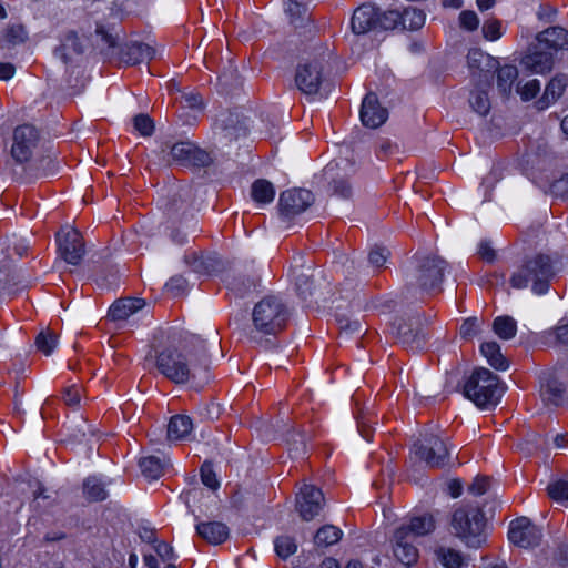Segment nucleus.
I'll return each instance as SVG.
<instances>
[{"label": "nucleus", "instance_id": "obj_20", "mask_svg": "<svg viewBox=\"0 0 568 568\" xmlns=\"http://www.w3.org/2000/svg\"><path fill=\"white\" fill-rule=\"evenodd\" d=\"M216 126L226 140L237 139L246 132V121L239 112H223L216 120Z\"/></svg>", "mask_w": 568, "mask_h": 568}, {"label": "nucleus", "instance_id": "obj_59", "mask_svg": "<svg viewBox=\"0 0 568 568\" xmlns=\"http://www.w3.org/2000/svg\"><path fill=\"white\" fill-rule=\"evenodd\" d=\"M481 31L487 40L495 41L501 37L500 22L498 20H488L484 23Z\"/></svg>", "mask_w": 568, "mask_h": 568}, {"label": "nucleus", "instance_id": "obj_52", "mask_svg": "<svg viewBox=\"0 0 568 568\" xmlns=\"http://www.w3.org/2000/svg\"><path fill=\"white\" fill-rule=\"evenodd\" d=\"M389 255L390 252L386 247L375 246L368 254V263L372 267L379 270L385 265Z\"/></svg>", "mask_w": 568, "mask_h": 568}, {"label": "nucleus", "instance_id": "obj_63", "mask_svg": "<svg viewBox=\"0 0 568 568\" xmlns=\"http://www.w3.org/2000/svg\"><path fill=\"white\" fill-rule=\"evenodd\" d=\"M490 486V479L486 476H477L473 484L468 487L469 493L475 496L484 495Z\"/></svg>", "mask_w": 568, "mask_h": 568}, {"label": "nucleus", "instance_id": "obj_13", "mask_svg": "<svg viewBox=\"0 0 568 568\" xmlns=\"http://www.w3.org/2000/svg\"><path fill=\"white\" fill-rule=\"evenodd\" d=\"M58 246L60 256L71 265H79L85 253L83 239L74 229L58 234Z\"/></svg>", "mask_w": 568, "mask_h": 568}, {"label": "nucleus", "instance_id": "obj_45", "mask_svg": "<svg viewBox=\"0 0 568 568\" xmlns=\"http://www.w3.org/2000/svg\"><path fill=\"white\" fill-rule=\"evenodd\" d=\"M83 493L89 500L99 501L106 498V491L97 478H88L83 484Z\"/></svg>", "mask_w": 568, "mask_h": 568}, {"label": "nucleus", "instance_id": "obj_16", "mask_svg": "<svg viewBox=\"0 0 568 568\" xmlns=\"http://www.w3.org/2000/svg\"><path fill=\"white\" fill-rule=\"evenodd\" d=\"M361 121L363 125L376 129L388 118V111L382 106L375 93H368L364 98L361 108Z\"/></svg>", "mask_w": 568, "mask_h": 568}, {"label": "nucleus", "instance_id": "obj_21", "mask_svg": "<svg viewBox=\"0 0 568 568\" xmlns=\"http://www.w3.org/2000/svg\"><path fill=\"white\" fill-rule=\"evenodd\" d=\"M539 44L555 51H568V30L560 27H549L536 37Z\"/></svg>", "mask_w": 568, "mask_h": 568}, {"label": "nucleus", "instance_id": "obj_53", "mask_svg": "<svg viewBox=\"0 0 568 568\" xmlns=\"http://www.w3.org/2000/svg\"><path fill=\"white\" fill-rule=\"evenodd\" d=\"M62 399L64 404L71 408H77L81 400V387L78 385H71L63 389Z\"/></svg>", "mask_w": 568, "mask_h": 568}, {"label": "nucleus", "instance_id": "obj_6", "mask_svg": "<svg viewBox=\"0 0 568 568\" xmlns=\"http://www.w3.org/2000/svg\"><path fill=\"white\" fill-rule=\"evenodd\" d=\"M40 144V133L31 124H22L13 130L11 156L20 164L30 162Z\"/></svg>", "mask_w": 568, "mask_h": 568}, {"label": "nucleus", "instance_id": "obj_50", "mask_svg": "<svg viewBox=\"0 0 568 568\" xmlns=\"http://www.w3.org/2000/svg\"><path fill=\"white\" fill-rule=\"evenodd\" d=\"M548 496L555 501L568 500V479H558L547 487Z\"/></svg>", "mask_w": 568, "mask_h": 568}, {"label": "nucleus", "instance_id": "obj_37", "mask_svg": "<svg viewBox=\"0 0 568 568\" xmlns=\"http://www.w3.org/2000/svg\"><path fill=\"white\" fill-rule=\"evenodd\" d=\"M251 195L256 203L266 204L274 200L275 190L270 181L261 179L252 184Z\"/></svg>", "mask_w": 568, "mask_h": 568}, {"label": "nucleus", "instance_id": "obj_18", "mask_svg": "<svg viewBox=\"0 0 568 568\" xmlns=\"http://www.w3.org/2000/svg\"><path fill=\"white\" fill-rule=\"evenodd\" d=\"M377 7L374 4H362L353 13L351 26L356 34L377 32Z\"/></svg>", "mask_w": 568, "mask_h": 568}, {"label": "nucleus", "instance_id": "obj_35", "mask_svg": "<svg viewBox=\"0 0 568 568\" xmlns=\"http://www.w3.org/2000/svg\"><path fill=\"white\" fill-rule=\"evenodd\" d=\"M1 254L3 260H13V255L21 257L28 251V244L23 239L12 235L0 241Z\"/></svg>", "mask_w": 568, "mask_h": 568}, {"label": "nucleus", "instance_id": "obj_15", "mask_svg": "<svg viewBox=\"0 0 568 568\" xmlns=\"http://www.w3.org/2000/svg\"><path fill=\"white\" fill-rule=\"evenodd\" d=\"M394 557L403 565L410 567L418 561L419 552L406 528H396L390 539Z\"/></svg>", "mask_w": 568, "mask_h": 568}, {"label": "nucleus", "instance_id": "obj_40", "mask_svg": "<svg viewBox=\"0 0 568 568\" xmlns=\"http://www.w3.org/2000/svg\"><path fill=\"white\" fill-rule=\"evenodd\" d=\"M426 20V14L423 10L409 7L400 13V23L405 29L415 31L419 30Z\"/></svg>", "mask_w": 568, "mask_h": 568}, {"label": "nucleus", "instance_id": "obj_54", "mask_svg": "<svg viewBox=\"0 0 568 568\" xmlns=\"http://www.w3.org/2000/svg\"><path fill=\"white\" fill-rule=\"evenodd\" d=\"M133 122L135 130L139 131L143 136H150L154 131V123L152 119L146 114H138Z\"/></svg>", "mask_w": 568, "mask_h": 568}, {"label": "nucleus", "instance_id": "obj_33", "mask_svg": "<svg viewBox=\"0 0 568 568\" xmlns=\"http://www.w3.org/2000/svg\"><path fill=\"white\" fill-rule=\"evenodd\" d=\"M192 190L184 187L174 193L166 203V212L169 215L185 213L191 206Z\"/></svg>", "mask_w": 568, "mask_h": 568}, {"label": "nucleus", "instance_id": "obj_46", "mask_svg": "<svg viewBox=\"0 0 568 568\" xmlns=\"http://www.w3.org/2000/svg\"><path fill=\"white\" fill-rule=\"evenodd\" d=\"M311 267H307L304 270L303 266H301L296 272V290L298 294L303 298H307V296L312 295V277L313 275L310 274Z\"/></svg>", "mask_w": 568, "mask_h": 568}, {"label": "nucleus", "instance_id": "obj_55", "mask_svg": "<svg viewBox=\"0 0 568 568\" xmlns=\"http://www.w3.org/2000/svg\"><path fill=\"white\" fill-rule=\"evenodd\" d=\"M55 154H48L39 159L32 168L42 174H52L55 171Z\"/></svg>", "mask_w": 568, "mask_h": 568}, {"label": "nucleus", "instance_id": "obj_41", "mask_svg": "<svg viewBox=\"0 0 568 568\" xmlns=\"http://www.w3.org/2000/svg\"><path fill=\"white\" fill-rule=\"evenodd\" d=\"M286 13L295 27L307 20V0H287Z\"/></svg>", "mask_w": 568, "mask_h": 568}, {"label": "nucleus", "instance_id": "obj_11", "mask_svg": "<svg viewBox=\"0 0 568 568\" xmlns=\"http://www.w3.org/2000/svg\"><path fill=\"white\" fill-rule=\"evenodd\" d=\"M509 540L520 548H531L540 544L541 530L527 517H520L510 523Z\"/></svg>", "mask_w": 568, "mask_h": 568}, {"label": "nucleus", "instance_id": "obj_10", "mask_svg": "<svg viewBox=\"0 0 568 568\" xmlns=\"http://www.w3.org/2000/svg\"><path fill=\"white\" fill-rule=\"evenodd\" d=\"M445 270L446 262L443 258L425 257L416 270V283L423 291H433L442 283Z\"/></svg>", "mask_w": 568, "mask_h": 568}, {"label": "nucleus", "instance_id": "obj_64", "mask_svg": "<svg viewBox=\"0 0 568 568\" xmlns=\"http://www.w3.org/2000/svg\"><path fill=\"white\" fill-rule=\"evenodd\" d=\"M479 323L477 317H470L464 321L460 326V335L463 338H470L478 332Z\"/></svg>", "mask_w": 568, "mask_h": 568}, {"label": "nucleus", "instance_id": "obj_19", "mask_svg": "<svg viewBox=\"0 0 568 568\" xmlns=\"http://www.w3.org/2000/svg\"><path fill=\"white\" fill-rule=\"evenodd\" d=\"M84 52V44L74 31H68L61 39V44L55 49V54L64 62L72 63Z\"/></svg>", "mask_w": 568, "mask_h": 568}, {"label": "nucleus", "instance_id": "obj_31", "mask_svg": "<svg viewBox=\"0 0 568 568\" xmlns=\"http://www.w3.org/2000/svg\"><path fill=\"white\" fill-rule=\"evenodd\" d=\"M154 54L153 49L145 43H133L121 51V60L128 64H136L145 59H151Z\"/></svg>", "mask_w": 568, "mask_h": 568}, {"label": "nucleus", "instance_id": "obj_48", "mask_svg": "<svg viewBox=\"0 0 568 568\" xmlns=\"http://www.w3.org/2000/svg\"><path fill=\"white\" fill-rule=\"evenodd\" d=\"M297 550L295 539L290 536H280L275 539V551L278 557L285 559Z\"/></svg>", "mask_w": 568, "mask_h": 568}, {"label": "nucleus", "instance_id": "obj_7", "mask_svg": "<svg viewBox=\"0 0 568 568\" xmlns=\"http://www.w3.org/2000/svg\"><path fill=\"white\" fill-rule=\"evenodd\" d=\"M414 454L430 468L443 467L449 458L446 442L435 435L426 437L423 443L415 444Z\"/></svg>", "mask_w": 568, "mask_h": 568}, {"label": "nucleus", "instance_id": "obj_58", "mask_svg": "<svg viewBox=\"0 0 568 568\" xmlns=\"http://www.w3.org/2000/svg\"><path fill=\"white\" fill-rule=\"evenodd\" d=\"M339 329L342 335H347L349 333H355L358 336H362L365 332L363 325L358 321H349L348 318H339Z\"/></svg>", "mask_w": 568, "mask_h": 568}, {"label": "nucleus", "instance_id": "obj_60", "mask_svg": "<svg viewBox=\"0 0 568 568\" xmlns=\"http://www.w3.org/2000/svg\"><path fill=\"white\" fill-rule=\"evenodd\" d=\"M459 22L464 29H466L468 31H474L477 29V27L479 24V19H478V16L476 14V12L466 10V11L460 12Z\"/></svg>", "mask_w": 568, "mask_h": 568}, {"label": "nucleus", "instance_id": "obj_38", "mask_svg": "<svg viewBox=\"0 0 568 568\" xmlns=\"http://www.w3.org/2000/svg\"><path fill=\"white\" fill-rule=\"evenodd\" d=\"M139 466L145 478L155 480L163 475L165 464L159 457L148 456L140 459Z\"/></svg>", "mask_w": 568, "mask_h": 568}, {"label": "nucleus", "instance_id": "obj_17", "mask_svg": "<svg viewBox=\"0 0 568 568\" xmlns=\"http://www.w3.org/2000/svg\"><path fill=\"white\" fill-rule=\"evenodd\" d=\"M398 339L413 349H419L424 345V334L420 322L417 318L399 320L395 325Z\"/></svg>", "mask_w": 568, "mask_h": 568}, {"label": "nucleus", "instance_id": "obj_32", "mask_svg": "<svg viewBox=\"0 0 568 568\" xmlns=\"http://www.w3.org/2000/svg\"><path fill=\"white\" fill-rule=\"evenodd\" d=\"M518 78V70L514 65H504L497 70L496 85L499 93L504 97H509L514 83Z\"/></svg>", "mask_w": 568, "mask_h": 568}, {"label": "nucleus", "instance_id": "obj_25", "mask_svg": "<svg viewBox=\"0 0 568 568\" xmlns=\"http://www.w3.org/2000/svg\"><path fill=\"white\" fill-rule=\"evenodd\" d=\"M520 64L534 73H545L551 70L554 60L552 54L544 51L534 50L523 57Z\"/></svg>", "mask_w": 568, "mask_h": 568}, {"label": "nucleus", "instance_id": "obj_57", "mask_svg": "<svg viewBox=\"0 0 568 568\" xmlns=\"http://www.w3.org/2000/svg\"><path fill=\"white\" fill-rule=\"evenodd\" d=\"M201 479L202 483L212 490L217 489L220 486L212 466L207 463H204L201 467Z\"/></svg>", "mask_w": 568, "mask_h": 568}, {"label": "nucleus", "instance_id": "obj_9", "mask_svg": "<svg viewBox=\"0 0 568 568\" xmlns=\"http://www.w3.org/2000/svg\"><path fill=\"white\" fill-rule=\"evenodd\" d=\"M324 81L322 61L315 59L300 63L296 68L295 83L304 94H316Z\"/></svg>", "mask_w": 568, "mask_h": 568}, {"label": "nucleus", "instance_id": "obj_3", "mask_svg": "<svg viewBox=\"0 0 568 568\" xmlns=\"http://www.w3.org/2000/svg\"><path fill=\"white\" fill-rule=\"evenodd\" d=\"M505 388L497 375L480 367L473 372L464 385V395L479 408L497 405Z\"/></svg>", "mask_w": 568, "mask_h": 568}, {"label": "nucleus", "instance_id": "obj_36", "mask_svg": "<svg viewBox=\"0 0 568 568\" xmlns=\"http://www.w3.org/2000/svg\"><path fill=\"white\" fill-rule=\"evenodd\" d=\"M468 65L473 70L487 71L495 69L497 61L480 49H471L467 55Z\"/></svg>", "mask_w": 568, "mask_h": 568}, {"label": "nucleus", "instance_id": "obj_51", "mask_svg": "<svg viewBox=\"0 0 568 568\" xmlns=\"http://www.w3.org/2000/svg\"><path fill=\"white\" fill-rule=\"evenodd\" d=\"M58 337L52 333L41 332L36 339L37 348L44 355H50L57 346Z\"/></svg>", "mask_w": 568, "mask_h": 568}, {"label": "nucleus", "instance_id": "obj_30", "mask_svg": "<svg viewBox=\"0 0 568 568\" xmlns=\"http://www.w3.org/2000/svg\"><path fill=\"white\" fill-rule=\"evenodd\" d=\"M436 560L445 568H465L469 562L459 551L448 548L439 547L435 550Z\"/></svg>", "mask_w": 568, "mask_h": 568}, {"label": "nucleus", "instance_id": "obj_4", "mask_svg": "<svg viewBox=\"0 0 568 568\" xmlns=\"http://www.w3.org/2000/svg\"><path fill=\"white\" fill-rule=\"evenodd\" d=\"M290 317L286 304L277 296L267 295L252 311L254 328L264 335H276L283 331Z\"/></svg>", "mask_w": 568, "mask_h": 568}, {"label": "nucleus", "instance_id": "obj_28", "mask_svg": "<svg viewBox=\"0 0 568 568\" xmlns=\"http://www.w3.org/2000/svg\"><path fill=\"white\" fill-rule=\"evenodd\" d=\"M185 263L190 265V267L200 274H211L219 270L221 266V261L216 255H197L196 253H192L191 255L185 256Z\"/></svg>", "mask_w": 568, "mask_h": 568}, {"label": "nucleus", "instance_id": "obj_29", "mask_svg": "<svg viewBox=\"0 0 568 568\" xmlns=\"http://www.w3.org/2000/svg\"><path fill=\"white\" fill-rule=\"evenodd\" d=\"M193 429L192 420L186 415H175L171 417L168 425V439L182 440L185 439Z\"/></svg>", "mask_w": 568, "mask_h": 568}, {"label": "nucleus", "instance_id": "obj_49", "mask_svg": "<svg viewBox=\"0 0 568 568\" xmlns=\"http://www.w3.org/2000/svg\"><path fill=\"white\" fill-rule=\"evenodd\" d=\"M97 34L101 38V41L105 44L104 54L108 57H113L115 54V50L119 45L120 37L119 34H113L110 31L105 30L103 27H99L97 29Z\"/></svg>", "mask_w": 568, "mask_h": 568}, {"label": "nucleus", "instance_id": "obj_14", "mask_svg": "<svg viewBox=\"0 0 568 568\" xmlns=\"http://www.w3.org/2000/svg\"><path fill=\"white\" fill-rule=\"evenodd\" d=\"M323 493L313 485L304 484L296 496V510L305 521L317 516L323 507Z\"/></svg>", "mask_w": 568, "mask_h": 568}, {"label": "nucleus", "instance_id": "obj_61", "mask_svg": "<svg viewBox=\"0 0 568 568\" xmlns=\"http://www.w3.org/2000/svg\"><path fill=\"white\" fill-rule=\"evenodd\" d=\"M27 38V32L22 26H12L6 32V39L9 43H22Z\"/></svg>", "mask_w": 568, "mask_h": 568}, {"label": "nucleus", "instance_id": "obj_27", "mask_svg": "<svg viewBox=\"0 0 568 568\" xmlns=\"http://www.w3.org/2000/svg\"><path fill=\"white\" fill-rule=\"evenodd\" d=\"M398 528H406L409 531V537H422L433 532L436 528V523L430 514H423L414 516L407 524H402Z\"/></svg>", "mask_w": 568, "mask_h": 568}, {"label": "nucleus", "instance_id": "obj_34", "mask_svg": "<svg viewBox=\"0 0 568 568\" xmlns=\"http://www.w3.org/2000/svg\"><path fill=\"white\" fill-rule=\"evenodd\" d=\"M480 352L490 366L500 371L507 369L508 364L500 352V346L496 342L483 343Z\"/></svg>", "mask_w": 568, "mask_h": 568}, {"label": "nucleus", "instance_id": "obj_43", "mask_svg": "<svg viewBox=\"0 0 568 568\" xmlns=\"http://www.w3.org/2000/svg\"><path fill=\"white\" fill-rule=\"evenodd\" d=\"M494 332L503 339H510L516 335V322L510 316H499L494 321Z\"/></svg>", "mask_w": 568, "mask_h": 568}, {"label": "nucleus", "instance_id": "obj_5", "mask_svg": "<svg viewBox=\"0 0 568 568\" xmlns=\"http://www.w3.org/2000/svg\"><path fill=\"white\" fill-rule=\"evenodd\" d=\"M485 516L478 507L462 506L453 513L454 534L469 547L478 548L485 542Z\"/></svg>", "mask_w": 568, "mask_h": 568}, {"label": "nucleus", "instance_id": "obj_62", "mask_svg": "<svg viewBox=\"0 0 568 568\" xmlns=\"http://www.w3.org/2000/svg\"><path fill=\"white\" fill-rule=\"evenodd\" d=\"M557 343L568 345V320L560 321L550 332Z\"/></svg>", "mask_w": 568, "mask_h": 568}, {"label": "nucleus", "instance_id": "obj_47", "mask_svg": "<svg viewBox=\"0 0 568 568\" xmlns=\"http://www.w3.org/2000/svg\"><path fill=\"white\" fill-rule=\"evenodd\" d=\"M471 109L479 115L485 116L490 110V100L486 91L476 90L469 98Z\"/></svg>", "mask_w": 568, "mask_h": 568}, {"label": "nucleus", "instance_id": "obj_2", "mask_svg": "<svg viewBox=\"0 0 568 568\" xmlns=\"http://www.w3.org/2000/svg\"><path fill=\"white\" fill-rule=\"evenodd\" d=\"M555 275L554 265L549 256L538 254L525 262L510 277L513 287L521 290L528 286L536 294H545L549 282Z\"/></svg>", "mask_w": 568, "mask_h": 568}, {"label": "nucleus", "instance_id": "obj_42", "mask_svg": "<svg viewBox=\"0 0 568 568\" xmlns=\"http://www.w3.org/2000/svg\"><path fill=\"white\" fill-rule=\"evenodd\" d=\"M335 168L333 165H328L326 168L325 174L332 178V184L334 194L339 195L344 199H348L352 196L353 190L348 180L344 176H338V174L334 173Z\"/></svg>", "mask_w": 568, "mask_h": 568}, {"label": "nucleus", "instance_id": "obj_1", "mask_svg": "<svg viewBox=\"0 0 568 568\" xmlns=\"http://www.w3.org/2000/svg\"><path fill=\"white\" fill-rule=\"evenodd\" d=\"M201 356L191 351L182 353L175 348H168L156 356L158 369L175 384H184L191 379L207 381V363L202 341H197Z\"/></svg>", "mask_w": 568, "mask_h": 568}, {"label": "nucleus", "instance_id": "obj_12", "mask_svg": "<svg viewBox=\"0 0 568 568\" xmlns=\"http://www.w3.org/2000/svg\"><path fill=\"white\" fill-rule=\"evenodd\" d=\"M314 195L306 189H292L280 195V212L286 217H293L314 203Z\"/></svg>", "mask_w": 568, "mask_h": 568}, {"label": "nucleus", "instance_id": "obj_56", "mask_svg": "<svg viewBox=\"0 0 568 568\" xmlns=\"http://www.w3.org/2000/svg\"><path fill=\"white\" fill-rule=\"evenodd\" d=\"M540 91V83L538 80H530L526 82L523 87L517 85V92L520 94L524 101H529L534 99L537 93Z\"/></svg>", "mask_w": 568, "mask_h": 568}, {"label": "nucleus", "instance_id": "obj_39", "mask_svg": "<svg viewBox=\"0 0 568 568\" xmlns=\"http://www.w3.org/2000/svg\"><path fill=\"white\" fill-rule=\"evenodd\" d=\"M342 530L333 525H325L321 527L315 537L314 542L317 547H329L337 544L342 538Z\"/></svg>", "mask_w": 568, "mask_h": 568}, {"label": "nucleus", "instance_id": "obj_23", "mask_svg": "<svg viewBox=\"0 0 568 568\" xmlns=\"http://www.w3.org/2000/svg\"><path fill=\"white\" fill-rule=\"evenodd\" d=\"M196 532L211 545L224 542L230 535L227 526L220 521L201 523L196 525Z\"/></svg>", "mask_w": 568, "mask_h": 568}, {"label": "nucleus", "instance_id": "obj_44", "mask_svg": "<svg viewBox=\"0 0 568 568\" xmlns=\"http://www.w3.org/2000/svg\"><path fill=\"white\" fill-rule=\"evenodd\" d=\"M400 23V12L388 10L381 12L377 8V32L394 30Z\"/></svg>", "mask_w": 568, "mask_h": 568}, {"label": "nucleus", "instance_id": "obj_22", "mask_svg": "<svg viewBox=\"0 0 568 568\" xmlns=\"http://www.w3.org/2000/svg\"><path fill=\"white\" fill-rule=\"evenodd\" d=\"M565 386L556 376L545 373L541 378L540 395L548 405L559 406L564 403Z\"/></svg>", "mask_w": 568, "mask_h": 568}, {"label": "nucleus", "instance_id": "obj_24", "mask_svg": "<svg viewBox=\"0 0 568 568\" xmlns=\"http://www.w3.org/2000/svg\"><path fill=\"white\" fill-rule=\"evenodd\" d=\"M144 305L145 302L142 298H120L110 306L109 316L113 321H124L132 314L142 310Z\"/></svg>", "mask_w": 568, "mask_h": 568}, {"label": "nucleus", "instance_id": "obj_8", "mask_svg": "<svg viewBox=\"0 0 568 568\" xmlns=\"http://www.w3.org/2000/svg\"><path fill=\"white\" fill-rule=\"evenodd\" d=\"M172 160L182 166H207L212 163L209 152L200 149L191 141H181L171 146Z\"/></svg>", "mask_w": 568, "mask_h": 568}, {"label": "nucleus", "instance_id": "obj_26", "mask_svg": "<svg viewBox=\"0 0 568 568\" xmlns=\"http://www.w3.org/2000/svg\"><path fill=\"white\" fill-rule=\"evenodd\" d=\"M568 85V75L557 74L547 84L544 95L538 100L537 104L539 109H544L550 103L556 102L565 92Z\"/></svg>", "mask_w": 568, "mask_h": 568}]
</instances>
